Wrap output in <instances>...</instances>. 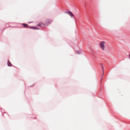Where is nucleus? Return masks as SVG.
Returning a JSON list of instances; mask_svg holds the SVG:
<instances>
[{
  "mask_svg": "<svg viewBox=\"0 0 130 130\" xmlns=\"http://www.w3.org/2000/svg\"><path fill=\"white\" fill-rule=\"evenodd\" d=\"M23 27H24V28H28V24H26V23H23Z\"/></svg>",
  "mask_w": 130,
  "mask_h": 130,
  "instance_id": "obj_4",
  "label": "nucleus"
},
{
  "mask_svg": "<svg viewBox=\"0 0 130 130\" xmlns=\"http://www.w3.org/2000/svg\"><path fill=\"white\" fill-rule=\"evenodd\" d=\"M100 47L103 51H105L106 50V42L105 41H102L100 43Z\"/></svg>",
  "mask_w": 130,
  "mask_h": 130,
  "instance_id": "obj_1",
  "label": "nucleus"
},
{
  "mask_svg": "<svg viewBox=\"0 0 130 130\" xmlns=\"http://www.w3.org/2000/svg\"><path fill=\"white\" fill-rule=\"evenodd\" d=\"M8 67H12V63H11V62H10V61H8Z\"/></svg>",
  "mask_w": 130,
  "mask_h": 130,
  "instance_id": "obj_5",
  "label": "nucleus"
},
{
  "mask_svg": "<svg viewBox=\"0 0 130 130\" xmlns=\"http://www.w3.org/2000/svg\"><path fill=\"white\" fill-rule=\"evenodd\" d=\"M31 29H35V30H37V29H38V27H32Z\"/></svg>",
  "mask_w": 130,
  "mask_h": 130,
  "instance_id": "obj_6",
  "label": "nucleus"
},
{
  "mask_svg": "<svg viewBox=\"0 0 130 130\" xmlns=\"http://www.w3.org/2000/svg\"><path fill=\"white\" fill-rule=\"evenodd\" d=\"M38 26H39V27H43V26H44V24H43L42 23H39L38 24Z\"/></svg>",
  "mask_w": 130,
  "mask_h": 130,
  "instance_id": "obj_3",
  "label": "nucleus"
},
{
  "mask_svg": "<svg viewBox=\"0 0 130 130\" xmlns=\"http://www.w3.org/2000/svg\"><path fill=\"white\" fill-rule=\"evenodd\" d=\"M66 14H68L69 15V16H71V18H73L74 17V14H73V13L71 11L66 12Z\"/></svg>",
  "mask_w": 130,
  "mask_h": 130,
  "instance_id": "obj_2",
  "label": "nucleus"
}]
</instances>
